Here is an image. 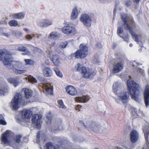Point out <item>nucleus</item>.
I'll use <instances>...</instances> for the list:
<instances>
[{
  "label": "nucleus",
  "mask_w": 149,
  "mask_h": 149,
  "mask_svg": "<svg viewBox=\"0 0 149 149\" xmlns=\"http://www.w3.org/2000/svg\"><path fill=\"white\" fill-rule=\"evenodd\" d=\"M140 1V0H133V1L134 3L138 4L139 3Z\"/></svg>",
  "instance_id": "864d4df0"
},
{
  "label": "nucleus",
  "mask_w": 149,
  "mask_h": 149,
  "mask_svg": "<svg viewBox=\"0 0 149 149\" xmlns=\"http://www.w3.org/2000/svg\"><path fill=\"white\" fill-rule=\"evenodd\" d=\"M78 12L76 8H74L72 10L71 16V19L72 20L76 19L77 17Z\"/></svg>",
  "instance_id": "a878e982"
},
{
  "label": "nucleus",
  "mask_w": 149,
  "mask_h": 149,
  "mask_svg": "<svg viewBox=\"0 0 149 149\" xmlns=\"http://www.w3.org/2000/svg\"><path fill=\"white\" fill-rule=\"evenodd\" d=\"M6 124V122L5 121L4 118L3 119H0V124L2 125H5Z\"/></svg>",
  "instance_id": "49530a36"
},
{
  "label": "nucleus",
  "mask_w": 149,
  "mask_h": 149,
  "mask_svg": "<svg viewBox=\"0 0 149 149\" xmlns=\"http://www.w3.org/2000/svg\"><path fill=\"white\" fill-rule=\"evenodd\" d=\"M24 61L25 62L26 65H34V61L31 59H24Z\"/></svg>",
  "instance_id": "473e14b6"
},
{
  "label": "nucleus",
  "mask_w": 149,
  "mask_h": 149,
  "mask_svg": "<svg viewBox=\"0 0 149 149\" xmlns=\"http://www.w3.org/2000/svg\"><path fill=\"white\" fill-rule=\"evenodd\" d=\"M145 132V136L146 141H148V138H149V128Z\"/></svg>",
  "instance_id": "58836bf2"
},
{
  "label": "nucleus",
  "mask_w": 149,
  "mask_h": 149,
  "mask_svg": "<svg viewBox=\"0 0 149 149\" xmlns=\"http://www.w3.org/2000/svg\"><path fill=\"white\" fill-rule=\"evenodd\" d=\"M70 144V142H68L67 141H64L63 142L62 146L63 147L67 148L69 147Z\"/></svg>",
  "instance_id": "4c0bfd02"
},
{
  "label": "nucleus",
  "mask_w": 149,
  "mask_h": 149,
  "mask_svg": "<svg viewBox=\"0 0 149 149\" xmlns=\"http://www.w3.org/2000/svg\"><path fill=\"white\" fill-rule=\"evenodd\" d=\"M26 98H30L31 96V94H24Z\"/></svg>",
  "instance_id": "09e8293b"
},
{
  "label": "nucleus",
  "mask_w": 149,
  "mask_h": 149,
  "mask_svg": "<svg viewBox=\"0 0 149 149\" xmlns=\"http://www.w3.org/2000/svg\"><path fill=\"white\" fill-rule=\"evenodd\" d=\"M137 111L135 110H134L132 111V113L135 116V117H137Z\"/></svg>",
  "instance_id": "3c124183"
},
{
  "label": "nucleus",
  "mask_w": 149,
  "mask_h": 149,
  "mask_svg": "<svg viewBox=\"0 0 149 149\" xmlns=\"http://www.w3.org/2000/svg\"><path fill=\"white\" fill-rule=\"evenodd\" d=\"M144 93H149V85L147 84L146 86Z\"/></svg>",
  "instance_id": "c03bdc74"
},
{
  "label": "nucleus",
  "mask_w": 149,
  "mask_h": 149,
  "mask_svg": "<svg viewBox=\"0 0 149 149\" xmlns=\"http://www.w3.org/2000/svg\"><path fill=\"white\" fill-rule=\"evenodd\" d=\"M58 36L55 32H52L50 34V37L52 39H55Z\"/></svg>",
  "instance_id": "37998d69"
},
{
  "label": "nucleus",
  "mask_w": 149,
  "mask_h": 149,
  "mask_svg": "<svg viewBox=\"0 0 149 149\" xmlns=\"http://www.w3.org/2000/svg\"><path fill=\"white\" fill-rule=\"evenodd\" d=\"M118 85L117 83H116L113 85V91L114 93L116 92L118 90Z\"/></svg>",
  "instance_id": "ea45409f"
},
{
  "label": "nucleus",
  "mask_w": 149,
  "mask_h": 149,
  "mask_svg": "<svg viewBox=\"0 0 149 149\" xmlns=\"http://www.w3.org/2000/svg\"><path fill=\"white\" fill-rule=\"evenodd\" d=\"M143 149H149V148H147L146 147H145L143 148Z\"/></svg>",
  "instance_id": "bf43d9fd"
},
{
  "label": "nucleus",
  "mask_w": 149,
  "mask_h": 149,
  "mask_svg": "<svg viewBox=\"0 0 149 149\" xmlns=\"http://www.w3.org/2000/svg\"><path fill=\"white\" fill-rule=\"evenodd\" d=\"M131 0H127L125 2V4L128 7L131 5Z\"/></svg>",
  "instance_id": "a18cd8bd"
},
{
  "label": "nucleus",
  "mask_w": 149,
  "mask_h": 149,
  "mask_svg": "<svg viewBox=\"0 0 149 149\" xmlns=\"http://www.w3.org/2000/svg\"><path fill=\"white\" fill-rule=\"evenodd\" d=\"M40 149H42L41 148H40Z\"/></svg>",
  "instance_id": "69168bd1"
},
{
  "label": "nucleus",
  "mask_w": 149,
  "mask_h": 149,
  "mask_svg": "<svg viewBox=\"0 0 149 149\" xmlns=\"http://www.w3.org/2000/svg\"><path fill=\"white\" fill-rule=\"evenodd\" d=\"M12 133L11 132L8 130L3 133L1 137V143L5 146L10 144L12 143Z\"/></svg>",
  "instance_id": "423d86ee"
},
{
  "label": "nucleus",
  "mask_w": 149,
  "mask_h": 149,
  "mask_svg": "<svg viewBox=\"0 0 149 149\" xmlns=\"http://www.w3.org/2000/svg\"><path fill=\"white\" fill-rule=\"evenodd\" d=\"M68 44V42L66 41L62 42L60 45L59 47L62 48H65L66 47Z\"/></svg>",
  "instance_id": "79ce46f5"
},
{
  "label": "nucleus",
  "mask_w": 149,
  "mask_h": 149,
  "mask_svg": "<svg viewBox=\"0 0 149 149\" xmlns=\"http://www.w3.org/2000/svg\"><path fill=\"white\" fill-rule=\"evenodd\" d=\"M45 134L41 132H39L37 135V143H38L41 140H45Z\"/></svg>",
  "instance_id": "393cba45"
},
{
  "label": "nucleus",
  "mask_w": 149,
  "mask_h": 149,
  "mask_svg": "<svg viewBox=\"0 0 149 149\" xmlns=\"http://www.w3.org/2000/svg\"><path fill=\"white\" fill-rule=\"evenodd\" d=\"M4 59L3 62L6 65H9L10 68L9 69H12L13 71L16 74H21L25 72L26 70H20L17 69L16 68H18L20 65L19 62L17 61H13L9 57V55L6 53L5 52L0 49V60L2 61Z\"/></svg>",
  "instance_id": "f03ea898"
},
{
  "label": "nucleus",
  "mask_w": 149,
  "mask_h": 149,
  "mask_svg": "<svg viewBox=\"0 0 149 149\" xmlns=\"http://www.w3.org/2000/svg\"><path fill=\"white\" fill-rule=\"evenodd\" d=\"M52 23L51 21L47 19H44L39 23L38 25L40 27H43L50 25Z\"/></svg>",
  "instance_id": "a211bd4d"
},
{
  "label": "nucleus",
  "mask_w": 149,
  "mask_h": 149,
  "mask_svg": "<svg viewBox=\"0 0 149 149\" xmlns=\"http://www.w3.org/2000/svg\"><path fill=\"white\" fill-rule=\"evenodd\" d=\"M71 95H75V94L73 93V94H70Z\"/></svg>",
  "instance_id": "052dcab7"
},
{
  "label": "nucleus",
  "mask_w": 149,
  "mask_h": 149,
  "mask_svg": "<svg viewBox=\"0 0 149 149\" xmlns=\"http://www.w3.org/2000/svg\"><path fill=\"white\" fill-rule=\"evenodd\" d=\"M53 69L56 73V74L58 76L61 78L62 77V74L58 68H54Z\"/></svg>",
  "instance_id": "72a5a7b5"
},
{
  "label": "nucleus",
  "mask_w": 149,
  "mask_h": 149,
  "mask_svg": "<svg viewBox=\"0 0 149 149\" xmlns=\"http://www.w3.org/2000/svg\"><path fill=\"white\" fill-rule=\"evenodd\" d=\"M120 61L113 65V72L114 73H118L121 71L124 68V61L120 58L117 59Z\"/></svg>",
  "instance_id": "9b49d317"
},
{
  "label": "nucleus",
  "mask_w": 149,
  "mask_h": 149,
  "mask_svg": "<svg viewBox=\"0 0 149 149\" xmlns=\"http://www.w3.org/2000/svg\"><path fill=\"white\" fill-rule=\"evenodd\" d=\"M3 35L6 37H8L9 36V34L8 33H4Z\"/></svg>",
  "instance_id": "6e6d98bb"
},
{
  "label": "nucleus",
  "mask_w": 149,
  "mask_h": 149,
  "mask_svg": "<svg viewBox=\"0 0 149 149\" xmlns=\"http://www.w3.org/2000/svg\"><path fill=\"white\" fill-rule=\"evenodd\" d=\"M36 48V49H37V50H38V49H39L41 51V50L40 49H39L38 48Z\"/></svg>",
  "instance_id": "680f3d73"
},
{
  "label": "nucleus",
  "mask_w": 149,
  "mask_h": 149,
  "mask_svg": "<svg viewBox=\"0 0 149 149\" xmlns=\"http://www.w3.org/2000/svg\"><path fill=\"white\" fill-rule=\"evenodd\" d=\"M32 114V112L29 110L24 109L21 112V115L22 118L29 119Z\"/></svg>",
  "instance_id": "dca6fc26"
},
{
  "label": "nucleus",
  "mask_w": 149,
  "mask_h": 149,
  "mask_svg": "<svg viewBox=\"0 0 149 149\" xmlns=\"http://www.w3.org/2000/svg\"><path fill=\"white\" fill-rule=\"evenodd\" d=\"M79 49L72 54L76 58L83 59L86 57L88 53V47L86 44H81L79 46Z\"/></svg>",
  "instance_id": "7ed1b4c3"
},
{
  "label": "nucleus",
  "mask_w": 149,
  "mask_h": 149,
  "mask_svg": "<svg viewBox=\"0 0 149 149\" xmlns=\"http://www.w3.org/2000/svg\"><path fill=\"white\" fill-rule=\"evenodd\" d=\"M42 117L41 115L37 114H34L32 116V123L36 128L39 129L40 128Z\"/></svg>",
  "instance_id": "6e6552de"
},
{
  "label": "nucleus",
  "mask_w": 149,
  "mask_h": 149,
  "mask_svg": "<svg viewBox=\"0 0 149 149\" xmlns=\"http://www.w3.org/2000/svg\"><path fill=\"white\" fill-rule=\"evenodd\" d=\"M76 71L80 72L83 74L84 77L88 79H92L95 75L96 72L92 69H88L87 70L84 67L82 66L81 64L78 63Z\"/></svg>",
  "instance_id": "20e7f679"
},
{
  "label": "nucleus",
  "mask_w": 149,
  "mask_h": 149,
  "mask_svg": "<svg viewBox=\"0 0 149 149\" xmlns=\"http://www.w3.org/2000/svg\"><path fill=\"white\" fill-rule=\"evenodd\" d=\"M130 94V96H131L132 99L136 101L139 100V94Z\"/></svg>",
  "instance_id": "f704fd0d"
},
{
  "label": "nucleus",
  "mask_w": 149,
  "mask_h": 149,
  "mask_svg": "<svg viewBox=\"0 0 149 149\" xmlns=\"http://www.w3.org/2000/svg\"><path fill=\"white\" fill-rule=\"evenodd\" d=\"M17 50L21 52H25V53L22 54L23 55H29L30 54V52L27 50L26 48L23 46H19Z\"/></svg>",
  "instance_id": "5701e85b"
},
{
  "label": "nucleus",
  "mask_w": 149,
  "mask_h": 149,
  "mask_svg": "<svg viewBox=\"0 0 149 149\" xmlns=\"http://www.w3.org/2000/svg\"><path fill=\"white\" fill-rule=\"evenodd\" d=\"M130 136L131 141L133 143H135L139 139V134L136 131L133 130L130 133Z\"/></svg>",
  "instance_id": "4468645a"
},
{
  "label": "nucleus",
  "mask_w": 149,
  "mask_h": 149,
  "mask_svg": "<svg viewBox=\"0 0 149 149\" xmlns=\"http://www.w3.org/2000/svg\"><path fill=\"white\" fill-rule=\"evenodd\" d=\"M61 124L60 122L58 123H53L49 127V130L50 131L54 132L60 130V127H61Z\"/></svg>",
  "instance_id": "2eb2a0df"
},
{
  "label": "nucleus",
  "mask_w": 149,
  "mask_h": 149,
  "mask_svg": "<svg viewBox=\"0 0 149 149\" xmlns=\"http://www.w3.org/2000/svg\"><path fill=\"white\" fill-rule=\"evenodd\" d=\"M62 32L67 35L75 34L76 32L75 29L73 27L70 26L69 24L65 25L61 29Z\"/></svg>",
  "instance_id": "f8f14e48"
},
{
  "label": "nucleus",
  "mask_w": 149,
  "mask_h": 149,
  "mask_svg": "<svg viewBox=\"0 0 149 149\" xmlns=\"http://www.w3.org/2000/svg\"><path fill=\"white\" fill-rule=\"evenodd\" d=\"M116 95L115 101L118 103H120L121 101L126 100L129 96V94H116Z\"/></svg>",
  "instance_id": "ddd939ff"
},
{
  "label": "nucleus",
  "mask_w": 149,
  "mask_h": 149,
  "mask_svg": "<svg viewBox=\"0 0 149 149\" xmlns=\"http://www.w3.org/2000/svg\"><path fill=\"white\" fill-rule=\"evenodd\" d=\"M45 87L47 93H53V88L52 87H49L47 84H45Z\"/></svg>",
  "instance_id": "2f4dec72"
},
{
  "label": "nucleus",
  "mask_w": 149,
  "mask_h": 149,
  "mask_svg": "<svg viewBox=\"0 0 149 149\" xmlns=\"http://www.w3.org/2000/svg\"><path fill=\"white\" fill-rule=\"evenodd\" d=\"M19 79L18 77H16L15 78H10L7 79L8 82L12 84L15 87L19 84Z\"/></svg>",
  "instance_id": "aec40b11"
},
{
  "label": "nucleus",
  "mask_w": 149,
  "mask_h": 149,
  "mask_svg": "<svg viewBox=\"0 0 149 149\" xmlns=\"http://www.w3.org/2000/svg\"><path fill=\"white\" fill-rule=\"evenodd\" d=\"M121 19L124 22L123 26L125 29L127 31H129V33L132 38L134 39V40L138 43L139 41V36L136 34L133 31H138L139 30L140 28L139 26L136 24L133 17H130L128 19V21L130 25H129L126 16L125 15H122L121 17Z\"/></svg>",
  "instance_id": "f257e3e1"
},
{
  "label": "nucleus",
  "mask_w": 149,
  "mask_h": 149,
  "mask_svg": "<svg viewBox=\"0 0 149 149\" xmlns=\"http://www.w3.org/2000/svg\"><path fill=\"white\" fill-rule=\"evenodd\" d=\"M79 123L80 124L84 126L87 129L86 127H87V122L86 123V125L82 121H79Z\"/></svg>",
  "instance_id": "8fccbe9b"
},
{
  "label": "nucleus",
  "mask_w": 149,
  "mask_h": 149,
  "mask_svg": "<svg viewBox=\"0 0 149 149\" xmlns=\"http://www.w3.org/2000/svg\"><path fill=\"white\" fill-rule=\"evenodd\" d=\"M25 104L21 94H16L10 103V107L14 110H17L20 106Z\"/></svg>",
  "instance_id": "39448f33"
},
{
  "label": "nucleus",
  "mask_w": 149,
  "mask_h": 149,
  "mask_svg": "<svg viewBox=\"0 0 149 149\" xmlns=\"http://www.w3.org/2000/svg\"><path fill=\"white\" fill-rule=\"evenodd\" d=\"M58 107L63 109H66L65 106L64 105L62 100H58Z\"/></svg>",
  "instance_id": "c9c22d12"
},
{
  "label": "nucleus",
  "mask_w": 149,
  "mask_h": 149,
  "mask_svg": "<svg viewBox=\"0 0 149 149\" xmlns=\"http://www.w3.org/2000/svg\"><path fill=\"white\" fill-rule=\"evenodd\" d=\"M24 30L25 31H28V29L26 28H24Z\"/></svg>",
  "instance_id": "13d9d810"
},
{
  "label": "nucleus",
  "mask_w": 149,
  "mask_h": 149,
  "mask_svg": "<svg viewBox=\"0 0 149 149\" xmlns=\"http://www.w3.org/2000/svg\"><path fill=\"white\" fill-rule=\"evenodd\" d=\"M145 102L147 107L149 105V94H144Z\"/></svg>",
  "instance_id": "c756f323"
},
{
  "label": "nucleus",
  "mask_w": 149,
  "mask_h": 149,
  "mask_svg": "<svg viewBox=\"0 0 149 149\" xmlns=\"http://www.w3.org/2000/svg\"><path fill=\"white\" fill-rule=\"evenodd\" d=\"M125 93H127V92H125Z\"/></svg>",
  "instance_id": "0e129e2a"
},
{
  "label": "nucleus",
  "mask_w": 149,
  "mask_h": 149,
  "mask_svg": "<svg viewBox=\"0 0 149 149\" xmlns=\"http://www.w3.org/2000/svg\"><path fill=\"white\" fill-rule=\"evenodd\" d=\"M123 31V29L122 27H119L118 28L117 30V33L118 35L122 38L124 40L127 42L129 41V35L128 34L126 35H123L121 36V34H122Z\"/></svg>",
  "instance_id": "f3484780"
},
{
  "label": "nucleus",
  "mask_w": 149,
  "mask_h": 149,
  "mask_svg": "<svg viewBox=\"0 0 149 149\" xmlns=\"http://www.w3.org/2000/svg\"><path fill=\"white\" fill-rule=\"evenodd\" d=\"M89 99V97L88 95L83 96L75 97V100L77 102L86 103L88 101Z\"/></svg>",
  "instance_id": "6ab92c4d"
},
{
  "label": "nucleus",
  "mask_w": 149,
  "mask_h": 149,
  "mask_svg": "<svg viewBox=\"0 0 149 149\" xmlns=\"http://www.w3.org/2000/svg\"><path fill=\"white\" fill-rule=\"evenodd\" d=\"M26 38L28 40H30L32 39V37L31 35H28L26 36Z\"/></svg>",
  "instance_id": "de8ad7c7"
},
{
  "label": "nucleus",
  "mask_w": 149,
  "mask_h": 149,
  "mask_svg": "<svg viewBox=\"0 0 149 149\" xmlns=\"http://www.w3.org/2000/svg\"><path fill=\"white\" fill-rule=\"evenodd\" d=\"M87 129L90 131L100 132L103 130V127L100 124L91 121L87 122Z\"/></svg>",
  "instance_id": "0eeeda50"
},
{
  "label": "nucleus",
  "mask_w": 149,
  "mask_h": 149,
  "mask_svg": "<svg viewBox=\"0 0 149 149\" xmlns=\"http://www.w3.org/2000/svg\"><path fill=\"white\" fill-rule=\"evenodd\" d=\"M28 81L29 82L32 83H36L37 80L31 76H29L28 77Z\"/></svg>",
  "instance_id": "e433bc0d"
},
{
  "label": "nucleus",
  "mask_w": 149,
  "mask_h": 149,
  "mask_svg": "<svg viewBox=\"0 0 149 149\" xmlns=\"http://www.w3.org/2000/svg\"><path fill=\"white\" fill-rule=\"evenodd\" d=\"M81 107V106L79 105H77L75 107V109L76 110H78L79 111H80L79 108Z\"/></svg>",
  "instance_id": "603ef678"
},
{
  "label": "nucleus",
  "mask_w": 149,
  "mask_h": 149,
  "mask_svg": "<svg viewBox=\"0 0 149 149\" xmlns=\"http://www.w3.org/2000/svg\"><path fill=\"white\" fill-rule=\"evenodd\" d=\"M59 146L56 144H53L51 142H49L46 145V149H59Z\"/></svg>",
  "instance_id": "b1692460"
},
{
  "label": "nucleus",
  "mask_w": 149,
  "mask_h": 149,
  "mask_svg": "<svg viewBox=\"0 0 149 149\" xmlns=\"http://www.w3.org/2000/svg\"><path fill=\"white\" fill-rule=\"evenodd\" d=\"M22 136L19 134L16 135L14 137L13 139L17 143H18L21 141V139Z\"/></svg>",
  "instance_id": "c85d7f7f"
},
{
  "label": "nucleus",
  "mask_w": 149,
  "mask_h": 149,
  "mask_svg": "<svg viewBox=\"0 0 149 149\" xmlns=\"http://www.w3.org/2000/svg\"><path fill=\"white\" fill-rule=\"evenodd\" d=\"M8 24L11 26H16L18 24L17 21L15 20H10L8 22Z\"/></svg>",
  "instance_id": "7c9ffc66"
},
{
  "label": "nucleus",
  "mask_w": 149,
  "mask_h": 149,
  "mask_svg": "<svg viewBox=\"0 0 149 149\" xmlns=\"http://www.w3.org/2000/svg\"><path fill=\"white\" fill-rule=\"evenodd\" d=\"M22 91L24 93H32L33 91L31 89L27 88H24L22 89Z\"/></svg>",
  "instance_id": "a19ab883"
},
{
  "label": "nucleus",
  "mask_w": 149,
  "mask_h": 149,
  "mask_svg": "<svg viewBox=\"0 0 149 149\" xmlns=\"http://www.w3.org/2000/svg\"><path fill=\"white\" fill-rule=\"evenodd\" d=\"M65 89L68 93H75L77 92L76 89L72 86H68Z\"/></svg>",
  "instance_id": "cd10ccee"
},
{
  "label": "nucleus",
  "mask_w": 149,
  "mask_h": 149,
  "mask_svg": "<svg viewBox=\"0 0 149 149\" xmlns=\"http://www.w3.org/2000/svg\"><path fill=\"white\" fill-rule=\"evenodd\" d=\"M95 149H98V148H95Z\"/></svg>",
  "instance_id": "e2e57ef3"
},
{
  "label": "nucleus",
  "mask_w": 149,
  "mask_h": 149,
  "mask_svg": "<svg viewBox=\"0 0 149 149\" xmlns=\"http://www.w3.org/2000/svg\"><path fill=\"white\" fill-rule=\"evenodd\" d=\"M129 46L130 47H132L133 46V44L132 43H130V44Z\"/></svg>",
  "instance_id": "4d7b16f0"
},
{
  "label": "nucleus",
  "mask_w": 149,
  "mask_h": 149,
  "mask_svg": "<svg viewBox=\"0 0 149 149\" xmlns=\"http://www.w3.org/2000/svg\"><path fill=\"white\" fill-rule=\"evenodd\" d=\"M52 60L53 63L56 66L59 65L61 64L59 57L57 54L53 55Z\"/></svg>",
  "instance_id": "4be33fe9"
},
{
  "label": "nucleus",
  "mask_w": 149,
  "mask_h": 149,
  "mask_svg": "<svg viewBox=\"0 0 149 149\" xmlns=\"http://www.w3.org/2000/svg\"><path fill=\"white\" fill-rule=\"evenodd\" d=\"M25 15L22 12L14 14L12 15L13 17L15 19H22L24 17Z\"/></svg>",
  "instance_id": "bb28decb"
},
{
  "label": "nucleus",
  "mask_w": 149,
  "mask_h": 149,
  "mask_svg": "<svg viewBox=\"0 0 149 149\" xmlns=\"http://www.w3.org/2000/svg\"><path fill=\"white\" fill-rule=\"evenodd\" d=\"M47 125H49L51 123V120L50 119L48 120L47 122Z\"/></svg>",
  "instance_id": "5fc2aeb1"
},
{
  "label": "nucleus",
  "mask_w": 149,
  "mask_h": 149,
  "mask_svg": "<svg viewBox=\"0 0 149 149\" xmlns=\"http://www.w3.org/2000/svg\"><path fill=\"white\" fill-rule=\"evenodd\" d=\"M42 72L45 77H51L52 75L53 72L51 69L49 68L46 67L43 70Z\"/></svg>",
  "instance_id": "412c9836"
},
{
  "label": "nucleus",
  "mask_w": 149,
  "mask_h": 149,
  "mask_svg": "<svg viewBox=\"0 0 149 149\" xmlns=\"http://www.w3.org/2000/svg\"><path fill=\"white\" fill-rule=\"evenodd\" d=\"M127 85L129 93H136L137 91L139 90V87L138 84H136L134 81L129 79L127 82Z\"/></svg>",
  "instance_id": "1a4fd4ad"
},
{
  "label": "nucleus",
  "mask_w": 149,
  "mask_h": 149,
  "mask_svg": "<svg viewBox=\"0 0 149 149\" xmlns=\"http://www.w3.org/2000/svg\"><path fill=\"white\" fill-rule=\"evenodd\" d=\"M80 20L85 26L89 27L91 26V19L88 14H84L81 15Z\"/></svg>",
  "instance_id": "9d476101"
}]
</instances>
